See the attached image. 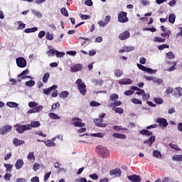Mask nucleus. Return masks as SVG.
Wrapping results in <instances>:
<instances>
[{
  "label": "nucleus",
  "mask_w": 182,
  "mask_h": 182,
  "mask_svg": "<svg viewBox=\"0 0 182 182\" xmlns=\"http://www.w3.org/2000/svg\"><path fill=\"white\" fill-rule=\"evenodd\" d=\"M43 109V107L42 105H39L38 107H36L28 110V114H32V113H39V112H42Z\"/></svg>",
  "instance_id": "f8f14e48"
},
{
  "label": "nucleus",
  "mask_w": 182,
  "mask_h": 182,
  "mask_svg": "<svg viewBox=\"0 0 182 182\" xmlns=\"http://www.w3.org/2000/svg\"><path fill=\"white\" fill-rule=\"evenodd\" d=\"M168 48H169L168 44H162V45L158 46V49L159 50H163V49H167Z\"/></svg>",
  "instance_id": "de8ad7c7"
},
{
  "label": "nucleus",
  "mask_w": 182,
  "mask_h": 182,
  "mask_svg": "<svg viewBox=\"0 0 182 182\" xmlns=\"http://www.w3.org/2000/svg\"><path fill=\"white\" fill-rule=\"evenodd\" d=\"M131 102L134 105H142L141 100H137L136 98H132Z\"/></svg>",
  "instance_id": "a18cd8bd"
},
{
  "label": "nucleus",
  "mask_w": 182,
  "mask_h": 182,
  "mask_svg": "<svg viewBox=\"0 0 182 182\" xmlns=\"http://www.w3.org/2000/svg\"><path fill=\"white\" fill-rule=\"evenodd\" d=\"M46 39H48V41H53V34H50V33L48 32L46 33Z\"/></svg>",
  "instance_id": "0e129e2a"
},
{
  "label": "nucleus",
  "mask_w": 182,
  "mask_h": 182,
  "mask_svg": "<svg viewBox=\"0 0 182 182\" xmlns=\"http://www.w3.org/2000/svg\"><path fill=\"white\" fill-rule=\"evenodd\" d=\"M47 55H48L49 56H55V55H56V50H55V49H50L48 51Z\"/></svg>",
  "instance_id": "c03bdc74"
},
{
  "label": "nucleus",
  "mask_w": 182,
  "mask_h": 182,
  "mask_svg": "<svg viewBox=\"0 0 182 182\" xmlns=\"http://www.w3.org/2000/svg\"><path fill=\"white\" fill-rule=\"evenodd\" d=\"M44 143L48 146V147H55V146H56V144H55L52 139H48L47 141H44Z\"/></svg>",
  "instance_id": "4be33fe9"
},
{
  "label": "nucleus",
  "mask_w": 182,
  "mask_h": 182,
  "mask_svg": "<svg viewBox=\"0 0 182 182\" xmlns=\"http://www.w3.org/2000/svg\"><path fill=\"white\" fill-rule=\"evenodd\" d=\"M40 167H41V165L38 163L34 164V165L33 166V171H38V170H39Z\"/></svg>",
  "instance_id": "6e6d98bb"
},
{
  "label": "nucleus",
  "mask_w": 182,
  "mask_h": 182,
  "mask_svg": "<svg viewBox=\"0 0 182 182\" xmlns=\"http://www.w3.org/2000/svg\"><path fill=\"white\" fill-rule=\"evenodd\" d=\"M92 82L95 86H102V84L103 83V80H93Z\"/></svg>",
  "instance_id": "ea45409f"
},
{
  "label": "nucleus",
  "mask_w": 182,
  "mask_h": 182,
  "mask_svg": "<svg viewBox=\"0 0 182 182\" xmlns=\"http://www.w3.org/2000/svg\"><path fill=\"white\" fill-rule=\"evenodd\" d=\"M17 23H18V26L17 27L18 31H21L22 29H25L26 28V24L22 23V21H17Z\"/></svg>",
  "instance_id": "cd10ccee"
},
{
  "label": "nucleus",
  "mask_w": 182,
  "mask_h": 182,
  "mask_svg": "<svg viewBox=\"0 0 182 182\" xmlns=\"http://www.w3.org/2000/svg\"><path fill=\"white\" fill-rule=\"evenodd\" d=\"M154 42H159V43H163L166 42V38H163L161 37H155Z\"/></svg>",
  "instance_id": "79ce46f5"
},
{
  "label": "nucleus",
  "mask_w": 182,
  "mask_h": 182,
  "mask_svg": "<svg viewBox=\"0 0 182 182\" xmlns=\"http://www.w3.org/2000/svg\"><path fill=\"white\" fill-rule=\"evenodd\" d=\"M144 72H146V73L153 74V73H156V72H157V70L146 67Z\"/></svg>",
  "instance_id": "49530a36"
},
{
  "label": "nucleus",
  "mask_w": 182,
  "mask_h": 182,
  "mask_svg": "<svg viewBox=\"0 0 182 182\" xmlns=\"http://www.w3.org/2000/svg\"><path fill=\"white\" fill-rule=\"evenodd\" d=\"M60 109V104L59 102L53 103L51 106V110L53 112V110H56V108Z\"/></svg>",
  "instance_id": "4c0bfd02"
},
{
  "label": "nucleus",
  "mask_w": 182,
  "mask_h": 182,
  "mask_svg": "<svg viewBox=\"0 0 182 182\" xmlns=\"http://www.w3.org/2000/svg\"><path fill=\"white\" fill-rule=\"evenodd\" d=\"M55 89H58V85H54L51 87H50L49 88H47V89H43V93L44 95H50V92L53 91V90H55Z\"/></svg>",
  "instance_id": "2eb2a0df"
},
{
  "label": "nucleus",
  "mask_w": 182,
  "mask_h": 182,
  "mask_svg": "<svg viewBox=\"0 0 182 182\" xmlns=\"http://www.w3.org/2000/svg\"><path fill=\"white\" fill-rule=\"evenodd\" d=\"M75 83L80 93H81L82 96H86V92H87V90L86 89V84L82 81V79H77Z\"/></svg>",
  "instance_id": "f257e3e1"
},
{
  "label": "nucleus",
  "mask_w": 182,
  "mask_h": 182,
  "mask_svg": "<svg viewBox=\"0 0 182 182\" xmlns=\"http://www.w3.org/2000/svg\"><path fill=\"white\" fill-rule=\"evenodd\" d=\"M156 127H159V125L154 124L146 127V129H141L139 133L142 134V136H153V132L149 131V129H156Z\"/></svg>",
  "instance_id": "7ed1b4c3"
},
{
  "label": "nucleus",
  "mask_w": 182,
  "mask_h": 182,
  "mask_svg": "<svg viewBox=\"0 0 182 182\" xmlns=\"http://www.w3.org/2000/svg\"><path fill=\"white\" fill-rule=\"evenodd\" d=\"M49 118L53 119V120H58V119H60V117H59L58 114L50 112L48 114Z\"/></svg>",
  "instance_id": "5701e85b"
},
{
  "label": "nucleus",
  "mask_w": 182,
  "mask_h": 182,
  "mask_svg": "<svg viewBox=\"0 0 182 182\" xmlns=\"http://www.w3.org/2000/svg\"><path fill=\"white\" fill-rule=\"evenodd\" d=\"M170 35H171V31L168 30L165 33H161V36H162V38H167L168 39V38H170Z\"/></svg>",
  "instance_id": "473e14b6"
},
{
  "label": "nucleus",
  "mask_w": 182,
  "mask_h": 182,
  "mask_svg": "<svg viewBox=\"0 0 182 182\" xmlns=\"http://www.w3.org/2000/svg\"><path fill=\"white\" fill-rule=\"evenodd\" d=\"M60 12L62 14V15H63V16H66L68 18V16H69V13L68 12V10L66 9V8L63 7L60 9Z\"/></svg>",
  "instance_id": "e433bc0d"
},
{
  "label": "nucleus",
  "mask_w": 182,
  "mask_h": 182,
  "mask_svg": "<svg viewBox=\"0 0 182 182\" xmlns=\"http://www.w3.org/2000/svg\"><path fill=\"white\" fill-rule=\"evenodd\" d=\"M153 156L156 157V159H160L161 157V153L157 150H154L153 151Z\"/></svg>",
  "instance_id": "72a5a7b5"
},
{
  "label": "nucleus",
  "mask_w": 182,
  "mask_h": 182,
  "mask_svg": "<svg viewBox=\"0 0 182 182\" xmlns=\"http://www.w3.org/2000/svg\"><path fill=\"white\" fill-rule=\"evenodd\" d=\"M6 105L9 107H13V108L18 107V103L14 102H6Z\"/></svg>",
  "instance_id": "2f4dec72"
},
{
  "label": "nucleus",
  "mask_w": 182,
  "mask_h": 182,
  "mask_svg": "<svg viewBox=\"0 0 182 182\" xmlns=\"http://www.w3.org/2000/svg\"><path fill=\"white\" fill-rule=\"evenodd\" d=\"M12 130V126L11 125H6L0 128V134L4 135L9 133V132H11Z\"/></svg>",
  "instance_id": "9d476101"
},
{
  "label": "nucleus",
  "mask_w": 182,
  "mask_h": 182,
  "mask_svg": "<svg viewBox=\"0 0 182 182\" xmlns=\"http://www.w3.org/2000/svg\"><path fill=\"white\" fill-rule=\"evenodd\" d=\"M15 167L16 170H19L23 167V160L18 159L15 164Z\"/></svg>",
  "instance_id": "6ab92c4d"
},
{
  "label": "nucleus",
  "mask_w": 182,
  "mask_h": 182,
  "mask_svg": "<svg viewBox=\"0 0 182 182\" xmlns=\"http://www.w3.org/2000/svg\"><path fill=\"white\" fill-rule=\"evenodd\" d=\"M119 99V95L117 94H112L109 97V100L112 102H116Z\"/></svg>",
  "instance_id": "f704fd0d"
},
{
  "label": "nucleus",
  "mask_w": 182,
  "mask_h": 182,
  "mask_svg": "<svg viewBox=\"0 0 182 182\" xmlns=\"http://www.w3.org/2000/svg\"><path fill=\"white\" fill-rule=\"evenodd\" d=\"M118 21L122 23H126L129 22V18H127V13L125 11H121L118 14Z\"/></svg>",
  "instance_id": "39448f33"
},
{
  "label": "nucleus",
  "mask_w": 182,
  "mask_h": 182,
  "mask_svg": "<svg viewBox=\"0 0 182 182\" xmlns=\"http://www.w3.org/2000/svg\"><path fill=\"white\" fill-rule=\"evenodd\" d=\"M142 99L144 100H149V99H150V94H146V92H144V94L142 95Z\"/></svg>",
  "instance_id": "bf43d9fd"
},
{
  "label": "nucleus",
  "mask_w": 182,
  "mask_h": 182,
  "mask_svg": "<svg viewBox=\"0 0 182 182\" xmlns=\"http://www.w3.org/2000/svg\"><path fill=\"white\" fill-rule=\"evenodd\" d=\"M4 167L6 168V171L11 172L12 171V167H14V165L9 164H4Z\"/></svg>",
  "instance_id": "c9c22d12"
},
{
  "label": "nucleus",
  "mask_w": 182,
  "mask_h": 182,
  "mask_svg": "<svg viewBox=\"0 0 182 182\" xmlns=\"http://www.w3.org/2000/svg\"><path fill=\"white\" fill-rule=\"evenodd\" d=\"M119 85H132L133 81L130 78H123L118 81Z\"/></svg>",
  "instance_id": "dca6fc26"
},
{
  "label": "nucleus",
  "mask_w": 182,
  "mask_h": 182,
  "mask_svg": "<svg viewBox=\"0 0 182 182\" xmlns=\"http://www.w3.org/2000/svg\"><path fill=\"white\" fill-rule=\"evenodd\" d=\"M24 75H29V70L26 69L22 71V73L18 75V77H21V76H23Z\"/></svg>",
  "instance_id": "69168bd1"
},
{
  "label": "nucleus",
  "mask_w": 182,
  "mask_h": 182,
  "mask_svg": "<svg viewBox=\"0 0 182 182\" xmlns=\"http://www.w3.org/2000/svg\"><path fill=\"white\" fill-rule=\"evenodd\" d=\"M31 182H39V177L35 176L31 179Z\"/></svg>",
  "instance_id": "774afa93"
},
{
  "label": "nucleus",
  "mask_w": 182,
  "mask_h": 182,
  "mask_svg": "<svg viewBox=\"0 0 182 182\" xmlns=\"http://www.w3.org/2000/svg\"><path fill=\"white\" fill-rule=\"evenodd\" d=\"M166 56H167L168 59H174V58H176V55L171 51L167 53Z\"/></svg>",
  "instance_id": "864d4df0"
},
{
  "label": "nucleus",
  "mask_w": 182,
  "mask_h": 182,
  "mask_svg": "<svg viewBox=\"0 0 182 182\" xmlns=\"http://www.w3.org/2000/svg\"><path fill=\"white\" fill-rule=\"evenodd\" d=\"M133 94H134V91L132 90H127L124 92V95H125V96H130Z\"/></svg>",
  "instance_id": "052dcab7"
},
{
  "label": "nucleus",
  "mask_w": 182,
  "mask_h": 182,
  "mask_svg": "<svg viewBox=\"0 0 182 182\" xmlns=\"http://www.w3.org/2000/svg\"><path fill=\"white\" fill-rule=\"evenodd\" d=\"M104 117H106V113H102L99 115V118L94 119V123L96 127H106L107 126L106 123H103Z\"/></svg>",
  "instance_id": "f03ea898"
},
{
  "label": "nucleus",
  "mask_w": 182,
  "mask_h": 182,
  "mask_svg": "<svg viewBox=\"0 0 182 182\" xmlns=\"http://www.w3.org/2000/svg\"><path fill=\"white\" fill-rule=\"evenodd\" d=\"M27 159L28 160H35V155L33 154V152H31L28 154Z\"/></svg>",
  "instance_id": "e2e57ef3"
},
{
  "label": "nucleus",
  "mask_w": 182,
  "mask_h": 182,
  "mask_svg": "<svg viewBox=\"0 0 182 182\" xmlns=\"http://www.w3.org/2000/svg\"><path fill=\"white\" fill-rule=\"evenodd\" d=\"M45 35H46V32H45V31H40L39 33H38V38H39V39H42V38H43V36H45Z\"/></svg>",
  "instance_id": "338daca9"
},
{
  "label": "nucleus",
  "mask_w": 182,
  "mask_h": 182,
  "mask_svg": "<svg viewBox=\"0 0 182 182\" xmlns=\"http://www.w3.org/2000/svg\"><path fill=\"white\" fill-rule=\"evenodd\" d=\"M90 106H91L92 107H97V106H100V103L96 101H91L90 103Z\"/></svg>",
  "instance_id": "603ef678"
},
{
  "label": "nucleus",
  "mask_w": 182,
  "mask_h": 182,
  "mask_svg": "<svg viewBox=\"0 0 182 182\" xmlns=\"http://www.w3.org/2000/svg\"><path fill=\"white\" fill-rule=\"evenodd\" d=\"M119 38L121 41H126V39L130 38V32L128 31H124L119 35Z\"/></svg>",
  "instance_id": "ddd939ff"
},
{
  "label": "nucleus",
  "mask_w": 182,
  "mask_h": 182,
  "mask_svg": "<svg viewBox=\"0 0 182 182\" xmlns=\"http://www.w3.org/2000/svg\"><path fill=\"white\" fill-rule=\"evenodd\" d=\"M81 69H83V65L80 63L75 64L70 68V72L75 73V72H79Z\"/></svg>",
  "instance_id": "9b49d317"
},
{
  "label": "nucleus",
  "mask_w": 182,
  "mask_h": 182,
  "mask_svg": "<svg viewBox=\"0 0 182 182\" xmlns=\"http://www.w3.org/2000/svg\"><path fill=\"white\" fill-rule=\"evenodd\" d=\"M128 180L131 182H140L141 181V177L139 175H131L127 176Z\"/></svg>",
  "instance_id": "1a4fd4ad"
},
{
  "label": "nucleus",
  "mask_w": 182,
  "mask_h": 182,
  "mask_svg": "<svg viewBox=\"0 0 182 182\" xmlns=\"http://www.w3.org/2000/svg\"><path fill=\"white\" fill-rule=\"evenodd\" d=\"M38 102L31 101L28 103V107L31 109H34V107H38Z\"/></svg>",
  "instance_id": "a19ab883"
},
{
  "label": "nucleus",
  "mask_w": 182,
  "mask_h": 182,
  "mask_svg": "<svg viewBox=\"0 0 182 182\" xmlns=\"http://www.w3.org/2000/svg\"><path fill=\"white\" fill-rule=\"evenodd\" d=\"M55 55L57 58H63V56L65 55V53L56 50Z\"/></svg>",
  "instance_id": "4d7b16f0"
},
{
  "label": "nucleus",
  "mask_w": 182,
  "mask_h": 182,
  "mask_svg": "<svg viewBox=\"0 0 182 182\" xmlns=\"http://www.w3.org/2000/svg\"><path fill=\"white\" fill-rule=\"evenodd\" d=\"M69 96V92L68 91H63L59 94V97L61 99H66Z\"/></svg>",
  "instance_id": "a878e982"
},
{
  "label": "nucleus",
  "mask_w": 182,
  "mask_h": 182,
  "mask_svg": "<svg viewBox=\"0 0 182 182\" xmlns=\"http://www.w3.org/2000/svg\"><path fill=\"white\" fill-rule=\"evenodd\" d=\"M112 110H114V112H115V113H119V114H123V113L124 112L122 108L116 107H113Z\"/></svg>",
  "instance_id": "bb28decb"
},
{
  "label": "nucleus",
  "mask_w": 182,
  "mask_h": 182,
  "mask_svg": "<svg viewBox=\"0 0 182 182\" xmlns=\"http://www.w3.org/2000/svg\"><path fill=\"white\" fill-rule=\"evenodd\" d=\"M109 150L106 148H102L101 149V154L103 157V159H106L107 156H109Z\"/></svg>",
  "instance_id": "412c9836"
},
{
  "label": "nucleus",
  "mask_w": 182,
  "mask_h": 182,
  "mask_svg": "<svg viewBox=\"0 0 182 182\" xmlns=\"http://www.w3.org/2000/svg\"><path fill=\"white\" fill-rule=\"evenodd\" d=\"M122 102L120 101H114V102H112L108 105V107H113V106H121Z\"/></svg>",
  "instance_id": "58836bf2"
},
{
  "label": "nucleus",
  "mask_w": 182,
  "mask_h": 182,
  "mask_svg": "<svg viewBox=\"0 0 182 182\" xmlns=\"http://www.w3.org/2000/svg\"><path fill=\"white\" fill-rule=\"evenodd\" d=\"M173 161H182V155H174L172 157Z\"/></svg>",
  "instance_id": "7c9ffc66"
},
{
  "label": "nucleus",
  "mask_w": 182,
  "mask_h": 182,
  "mask_svg": "<svg viewBox=\"0 0 182 182\" xmlns=\"http://www.w3.org/2000/svg\"><path fill=\"white\" fill-rule=\"evenodd\" d=\"M31 130L32 129V127L36 128L39 127L41 126V122L39 121H33L31 122V124H29Z\"/></svg>",
  "instance_id": "aec40b11"
},
{
  "label": "nucleus",
  "mask_w": 182,
  "mask_h": 182,
  "mask_svg": "<svg viewBox=\"0 0 182 182\" xmlns=\"http://www.w3.org/2000/svg\"><path fill=\"white\" fill-rule=\"evenodd\" d=\"M26 86H27L28 87H32V86H35V81L29 80L26 82Z\"/></svg>",
  "instance_id": "37998d69"
},
{
  "label": "nucleus",
  "mask_w": 182,
  "mask_h": 182,
  "mask_svg": "<svg viewBox=\"0 0 182 182\" xmlns=\"http://www.w3.org/2000/svg\"><path fill=\"white\" fill-rule=\"evenodd\" d=\"M13 144L16 147H18V146H22V144H25V141L19 140L18 138H14L13 139Z\"/></svg>",
  "instance_id": "a211bd4d"
},
{
  "label": "nucleus",
  "mask_w": 182,
  "mask_h": 182,
  "mask_svg": "<svg viewBox=\"0 0 182 182\" xmlns=\"http://www.w3.org/2000/svg\"><path fill=\"white\" fill-rule=\"evenodd\" d=\"M156 123H158L159 126L163 127L164 129H166V127L168 126V122H167V119H166V118H157Z\"/></svg>",
  "instance_id": "6e6552de"
},
{
  "label": "nucleus",
  "mask_w": 182,
  "mask_h": 182,
  "mask_svg": "<svg viewBox=\"0 0 182 182\" xmlns=\"http://www.w3.org/2000/svg\"><path fill=\"white\" fill-rule=\"evenodd\" d=\"M154 102L156 103V105H163V100L161 98H154Z\"/></svg>",
  "instance_id": "09e8293b"
},
{
  "label": "nucleus",
  "mask_w": 182,
  "mask_h": 182,
  "mask_svg": "<svg viewBox=\"0 0 182 182\" xmlns=\"http://www.w3.org/2000/svg\"><path fill=\"white\" fill-rule=\"evenodd\" d=\"M52 174L51 171H49L48 173H46L44 175V178L43 181H48V180H49V178L50 177V175Z\"/></svg>",
  "instance_id": "5fc2aeb1"
},
{
  "label": "nucleus",
  "mask_w": 182,
  "mask_h": 182,
  "mask_svg": "<svg viewBox=\"0 0 182 182\" xmlns=\"http://www.w3.org/2000/svg\"><path fill=\"white\" fill-rule=\"evenodd\" d=\"M154 141H156V136L151 135L149 139L144 141V144H149V147H151Z\"/></svg>",
  "instance_id": "4468645a"
},
{
  "label": "nucleus",
  "mask_w": 182,
  "mask_h": 182,
  "mask_svg": "<svg viewBox=\"0 0 182 182\" xmlns=\"http://www.w3.org/2000/svg\"><path fill=\"white\" fill-rule=\"evenodd\" d=\"M36 31H38V28L34 27V28H26L24 30L25 33H32L33 32H36Z\"/></svg>",
  "instance_id": "c85d7f7f"
},
{
  "label": "nucleus",
  "mask_w": 182,
  "mask_h": 182,
  "mask_svg": "<svg viewBox=\"0 0 182 182\" xmlns=\"http://www.w3.org/2000/svg\"><path fill=\"white\" fill-rule=\"evenodd\" d=\"M16 62L18 68H26V65L28 64L26 59L23 57L17 58Z\"/></svg>",
  "instance_id": "423d86ee"
},
{
  "label": "nucleus",
  "mask_w": 182,
  "mask_h": 182,
  "mask_svg": "<svg viewBox=\"0 0 182 182\" xmlns=\"http://www.w3.org/2000/svg\"><path fill=\"white\" fill-rule=\"evenodd\" d=\"M109 174L110 176H116V177H120V176H122V170L119 168L112 169Z\"/></svg>",
  "instance_id": "f3484780"
},
{
  "label": "nucleus",
  "mask_w": 182,
  "mask_h": 182,
  "mask_svg": "<svg viewBox=\"0 0 182 182\" xmlns=\"http://www.w3.org/2000/svg\"><path fill=\"white\" fill-rule=\"evenodd\" d=\"M169 146L171 149H173V150H180V148L178 147V146L177 144H174L170 143L169 144Z\"/></svg>",
  "instance_id": "13d9d810"
},
{
  "label": "nucleus",
  "mask_w": 182,
  "mask_h": 182,
  "mask_svg": "<svg viewBox=\"0 0 182 182\" xmlns=\"http://www.w3.org/2000/svg\"><path fill=\"white\" fill-rule=\"evenodd\" d=\"M72 122H73V126L75 127H85L86 126V124L82 122V119L77 117L73 118Z\"/></svg>",
  "instance_id": "0eeeda50"
},
{
  "label": "nucleus",
  "mask_w": 182,
  "mask_h": 182,
  "mask_svg": "<svg viewBox=\"0 0 182 182\" xmlns=\"http://www.w3.org/2000/svg\"><path fill=\"white\" fill-rule=\"evenodd\" d=\"M168 22H170V23H174V22H176V14H169Z\"/></svg>",
  "instance_id": "b1692460"
},
{
  "label": "nucleus",
  "mask_w": 182,
  "mask_h": 182,
  "mask_svg": "<svg viewBox=\"0 0 182 182\" xmlns=\"http://www.w3.org/2000/svg\"><path fill=\"white\" fill-rule=\"evenodd\" d=\"M89 177L92 178V180H97V178H99V176L97 173L90 174Z\"/></svg>",
  "instance_id": "680f3d73"
},
{
  "label": "nucleus",
  "mask_w": 182,
  "mask_h": 182,
  "mask_svg": "<svg viewBox=\"0 0 182 182\" xmlns=\"http://www.w3.org/2000/svg\"><path fill=\"white\" fill-rule=\"evenodd\" d=\"M16 132L22 134L25 133L26 130H31V126L29 124L21 125L19 124H16Z\"/></svg>",
  "instance_id": "20e7f679"
},
{
  "label": "nucleus",
  "mask_w": 182,
  "mask_h": 182,
  "mask_svg": "<svg viewBox=\"0 0 182 182\" xmlns=\"http://www.w3.org/2000/svg\"><path fill=\"white\" fill-rule=\"evenodd\" d=\"M116 77H120V76H123V70L120 69H115L114 72Z\"/></svg>",
  "instance_id": "393cba45"
},
{
  "label": "nucleus",
  "mask_w": 182,
  "mask_h": 182,
  "mask_svg": "<svg viewBox=\"0 0 182 182\" xmlns=\"http://www.w3.org/2000/svg\"><path fill=\"white\" fill-rule=\"evenodd\" d=\"M80 16L82 21H85L86 19H90L91 18L90 15L82 14V13L80 14Z\"/></svg>",
  "instance_id": "3c124183"
},
{
  "label": "nucleus",
  "mask_w": 182,
  "mask_h": 182,
  "mask_svg": "<svg viewBox=\"0 0 182 182\" xmlns=\"http://www.w3.org/2000/svg\"><path fill=\"white\" fill-rule=\"evenodd\" d=\"M124 49L125 52H132V50H134V47L133 46H124L123 48Z\"/></svg>",
  "instance_id": "8fccbe9b"
},
{
  "label": "nucleus",
  "mask_w": 182,
  "mask_h": 182,
  "mask_svg": "<svg viewBox=\"0 0 182 182\" xmlns=\"http://www.w3.org/2000/svg\"><path fill=\"white\" fill-rule=\"evenodd\" d=\"M50 77V73H46L43 77V83H46L48 80H49V77Z\"/></svg>",
  "instance_id": "c756f323"
}]
</instances>
